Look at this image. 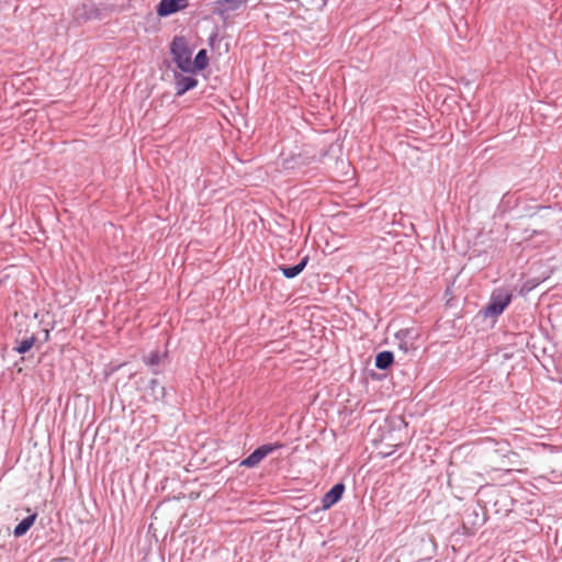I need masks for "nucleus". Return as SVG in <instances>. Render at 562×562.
Instances as JSON below:
<instances>
[{
	"label": "nucleus",
	"mask_w": 562,
	"mask_h": 562,
	"mask_svg": "<svg viewBox=\"0 0 562 562\" xmlns=\"http://www.w3.org/2000/svg\"><path fill=\"white\" fill-rule=\"evenodd\" d=\"M172 59L184 72H193V64L191 59L192 52L188 42L183 36H176L171 43Z\"/></svg>",
	"instance_id": "1"
},
{
	"label": "nucleus",
	"mask_w": 562,
	"mask_h": 562,
	"mask_svg": "<svg viewBox=\"0 0 562 562\" xmlns=\"http://www.w3.org/2000/svg\"><path fill=\"white\" fill-rule=\"evenodd\" d=\"M512 294L507 291H496L492 294L490 303L485 307V316H498L509 305Z\"/></svg>",
	"instance_id": "2"
},
{
	"label": "nucleus",
	"mask_w": 562,
	"mask_h": 562,
	"mask_svg": "<svg viewBox=\"0 0 562 562\" xmlns=\"http://www.w3.org/2000/svg\"><path fill=\"white\" fill-rule=\"evenodd\" d=\"M283 445L276 442L271 445H263L258 447L252 453H250L246 459H244L240 463V465L246 468H254L258 465L261 460H263L268 454L272 453L273 451L282 448Z\"/></svg>",
	"instance_id": "3"
},
{
	"label": "nucleus",
	"mask_w": 562,
	"mask_h": 562,
	"mask_svg": "<svg viewBox=\"0 0 562 562\" xmlns=\"http://www.w3.org/2000/svg\"><path fill=\"white\" fill-rule=\"evenodd\" d=\"M188 4V0H161L156 10L158 16L166 18L186 9Z\"/></svg>",
	"instance_id": "4"
},
{
	"label": "nucleus",
	"mask_w": 562,
	"mask_h": 562,
	"mask_svg": "<svg viewBox=\"0 0 562 562\" xmlns=\"http://www.w3.org/2000/svg\"><path fill=\"white\" fill-rule=\"evenodd\" d=\"M345 486L342 483L335 484L322 498L324 509H328L336 504L342 496Z\"/></svg>",
	"instance_id": "5"
},
{
	"label": "nucleus",
	"mask_w": 562,
	"mask_h": 562,
	"mask_svg": "<svg viewBox=\"0 0 562 562\" xmlns=\"http://www.w3.org/2000/svg\"><path fill=\"white\" fill-rule=\"evenodd\" d=\"M247 0H216L214 2L215 12L224 14L229 11H235L245 5Z\"/></svg>",
	"instance_id": "6"
},
{
	"label": "nucleus",
	"mask_w": 562,
	"mask_h": 562,
	"mask_svg": "<svg viewBox=\"0 0 562 562\" xmlns=\"http://www.w3.org/2000/svg\"><path fill=\"white\" fill-rule=\"evenodd\" d=\"M198 85V80L189 76H176V94L182 95L187 91L193 89Z\"/></svg>",
	"instance_id": "7"
},
{
	"label": "nucleus",
	"mask_w": 562,
	"mask_h": 562,
	"mask_svg": "<svg viewBox=\"0 0 562 562\" xmlns=\"http://www.w3.org/2000/svg\"><path fill=\"white\" fill-rule=\"evenodd\" d=\"M505 458L509 460L507 467L502 468V470H505L507 472L509 471H517V472H526V468L524 462L519 459V456L517 452L509 451Z\"/></svg>",
	"instance_id": "8"
},
{
	"label": "nucleus",
	"mask_w": 562,
	"mask_h": 562,
	"mask_svg": "<svg viewBox=\"0 0 562 562\" xmlns=\"http://www.w3.org/2000/svg\"><path fill=\"white\" fill-rule=\"evenodd\" d=\"M37 514L34 513L30 515L29 517L24 518L15 528H14V536L15 537H22L24 536L29 529L33 526L34 521L36 520Z\"/></svg>",
	"instance_id": "9"
},
{
	"label": "nucleus",
	"mask_w": 562,
	"mask_h": 562,
	"mask_svg": "<svg viewBox=\"0 0 562 562\" xmlns=\"http://www.w3.org/2000/svg\"><path fill=\"white\" fill-rule=\"evenodd\" d=\"M306 263H307V258L305 257L297 265H295L293 267H280V270L282 271V273L285 278L292 279V278L299 276L303 271Z\"/></svg>",
	"instance_id": "10"
},
{
	"label": "nucleus",
	"mask_w": 562,
	"mask_h": 562,
	"mask_svg": "<svg viewBox=\"0 0 562 562\" xmlns=\"http://www.w3.org/2000/svg\"><path fill=\"white\" fill-rule=\"evenodd\" d=\"M394 360V356L391 351L379 352L375 357V367L380 370L387 369Z\"/></svg>",
	"instance_id": "11"
},
{
	"label": "nucleus",
	"mask_w": 562,
	"mask_h": 562,
	"mask_svg": "<svg viewBox=\"0 0 562 562\" xmlns=\"http://www.w3.org/2000/svg\"><path fill=\"white\" fill-rule=\"evenodd\" d=\"M192 64H193V72L196 71V70H203L207 67L209 65V58H207V54H206V50L205 49H201L194 60H192Z\"/></svg>",
	"instance_id": "12"
},
{
	"label": "nucleus",
	"mask_w": 562,
	"mask_h": 562,
	"mask_svg": "<svg viewBox=\"0 0 562 562\" xmlns=\"http://www.w3.org/2000/svg\"><path fill=\"white\" fill-rule=\"evenodd\" d=\"M151 401L157 402L165 397V387L157 380L150 381Z\"/></svg>",
	"instance_id": "13"
},
{
	"label": "nucleus",
	"mask_w": 562,
	"mask_h": 562,
	"mask_svg": "<svg viewBox=\"0 0 562 562\" xmlns=\"http://www.w3.org/2000/svg\"><path fill=\"white\" fill-rule=\"evenodd\" d=\"M34 342H35V337L34 336H32L30 338H26V339H23L20 342H18V345L15 347V350L19 353H25V352H27L33 347Z\"/></svg>",
	"instance_id": "14"
},
{
	"label": "nucleus",
	"mask_w": 562,
	"mask_h": 562,
	"mask_svg": "<svg viewBox=\"0 0 562 562\" xmlns=\"http://www.w3.org/2000/svg\"><path fill=\"white\" fill-rule=\"evenodd\" d=\"M162 356L159 351H154L150 353V356L147 358L146 363L148 366H157L160 363Z\"/></svg>",
	"instance_id": "15"
}]
</instances>
